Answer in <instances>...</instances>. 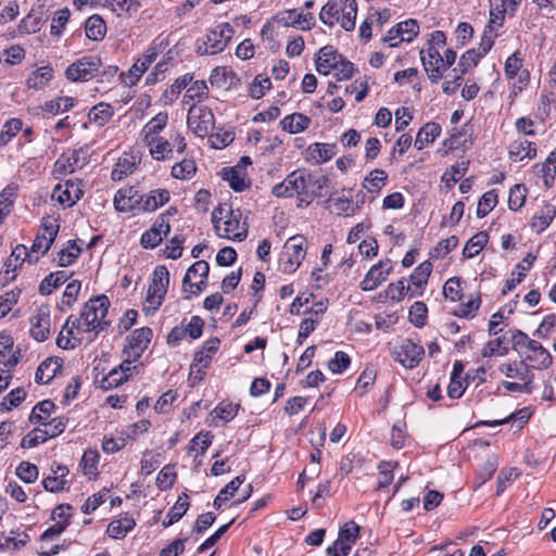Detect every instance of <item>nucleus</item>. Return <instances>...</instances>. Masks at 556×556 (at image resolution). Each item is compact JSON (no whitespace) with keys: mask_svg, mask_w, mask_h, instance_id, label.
<instances>
[{"mask_svg":"<svg viewBox=\"0 0 556 556\" xmlns=\"http://www.w3.org/2000/svg\"><path fill=\"white\" fill-rule=\"evenodd\" d=\"M497 204V193L495 190L485 192L479 200L477 205V216H486Z\"/></svg>","mask_w":556,"mask_h":556,"instance_id":"nucleus-60","label":"nucleus"},{"mask_svg":"<svg viewBox=\"0 0 556 556\" xmlns=\"http://www.w3.org/2000/svg\"><path fill=\"white\" fill-rule=\"evenodd\" d=\"M420 59L425 71L428 73L429 79L432 83H438L442 78L443 71H445L443 56L434 46L429 45L427 50L420 51Z\"/></svg>","mask_w":556,"mask_h":556,"instance_id":"nucleus-13","label":"nucleus"},{"mask_svg":"<svg viewBox=\"0 0 556 556\" xmlns=\"http://www.w3.org/2000/svg\"><path fill=\"white\" fill-rule=\"evenodd\" d=\"M188 500L189 497L186 493H182L181 495L178 496V500L167 514V518H169V521L162 522L164 528L172 526L173 523L177 522L182 518V516L187 513L189 508Z\"/></svg>","mask_w":556,"mask_h":556,"instance_id":"nucleus-47","label":"nucleus"},{"mask_svg":"<svg viewBox=\"0 0 556 556\" xmlns=\"http://www.w3.org/2000/svg\"><path fill=\"white\" fill-rule=\"evenodd\" d=\"M556 215V208L551 204H545L539 214L532 217L531 227L538 232L545 230Z\"/></svg>","mask_w":556,"mask_h":556,"instance_id":"nucleus-45","label":"nucleus"},{"mask_svg":"<svg viewBox=\"0 0 556 556\" xmlns=\"http://www.w3.org/2000/svg\"><path fill=\"white\" fill-rule=\"evenodd\" d=\"M326 203L330 212L338 216H351L359 207L358 204H354L352 197L346 194L345 190L332 192Z\"/></svg>","mask_w":556,"mask_h":556,"instance_id":"nucleus-16","label":"nucleus"},{"mask_svg":"<svg viewBox=\"0 0 556 556\" xmlns=\"http://www.w3.org/2000/svg\"><path fill=\"white\" fill-rule=\"evenodd\" d=\"M239 407V404L222 402L214 408L212 414L226 424L237 416Z\"/></svg>","mask_w":556,"mask_h":556,"instance_id":"nucleus-59","label":"nucleus"},{"mask_svg":"<svg viewBox=\"0 0 556 556\" xmlns=\"http://www.w3.org/2000/svg\"><path fill=\"white\" fill-rule=\"evenodd\" d=\"M74 103L75 100L72 97H60L56 100L47 101L42 105V112L50 115H56L60 112H66L71 110L74 106Z\"/></svg>","mask_w":556,"mask_h":556,"instance_id":"nucleus-53","label":"nucleus"},{"mask_svg":"<svg viewBox=\"0 0 556 556\" xmlns=\"http://www.w3.org/2000/svg\"><path fill=\"white\" fill-rule=\"evenodd\" d=\"M170 231V225L165 219V214L159 215L153 225L146 230L140 238V244L144 249L156 248Z\"/></svg>","mask_w":556,"mask_h":556,"instance_id":"nucleus-12","label":"nucleus"},{"mask_svg":"<svg viewBox=\"0 0 556 556\" xmlns=\"http://www.w3.org/2000/svg\"><path fill=\"white\" fill-rule=\"evenodd\" d=\"M152 336V329L149 327L136 329L127 337V344L123 351L124 354L128 355V357H132V361H138L151 342Z\"/></svg>","mask_w":556,"mask_h":556,"instance_id":"nucleus-11","label":"nucleus"},{"mask_svg":"<svg viewBox=\"0 0 556 556\" xmlns=\"http://www.w3.org/2000/svg\"><path fill=\"white\" fill-rule=\"evenodd\" d=\"M55 409V405L50 400H45L35 405L29 416L31 424L47 425L52 412Z\"/></svg>","mask_w":556,"mask_h":556,"instance_id":"nucleus-44","label":"nucleus"},{"mask_svg":"<svg viewBox=\"0 0 556 556\" xmlns=\"http://www.w3.org/2000/svg\"><path fill=\"white\" fill-rule=\"evenodd\" d=\"M357 14L356 0H346V3L341 12L340 24L346 31H352L355 28V20Z\"/></svg>","mask_w":556,"mask_h":556,"instance_id":"nucleus-52","label":"nucleus"},{"mask_svg":"<svg viewBox=\"0 0 556 556\" xmlns=\"http://www.w3.org/2000/svg\"><path fill=\"white\" fill-rule=\"evenodd\" d=\"M501 374L505 377L521 382H532L533 374L525 362L504 363L498 367Z\"/></svg>","mask_w":556,"mask_h":556,"instance_id":"nucleus-25","label":"nucleus"},{"mask_svg":"<svg viewBox=\"0 0 556 556\" xmlns=\"http://www.w3.org/2000/svg\"><path fill=\"white\" fill-rule=\"evenodd\" d=\"M50 312L47 307L38 308L30 318V333L31 337L38 341L43 342L50 336Z\"/></svg>","mask_w":556,"mask_h":556,"instance_id":"nucleus-18","label":"nucleus"},{"mask_svg":"<svg viewBox=\"0 0 556 556\" xmlns=\"http://www.w3.org/2000/svg\"><path fill=\"white\" fill-rule=\"evenodd\" d=\"M388 180V174L383 169L371 170L364 179L363 187L371 193H378Z\"/></svg>","mask_w":556,"mask_h":556,"instance_id":"nucleus-48","label":"nucleus"},{"mask_svg":"<svg viewBox=\"0 0 556 556\" xmlns=\"http://www.w3.org/2000/svg\"><path fill=\"white\" fill-rule=\"evenodd\" d=\"M169 286V271L164 265L154 268L152 281L148 288L144 309L156 312L163 304Z\"/></svg>","mask_w":556,"mask_h":556,"instance_id":"nucleus-5","label":"nucleus"},{"mask_svg":"<svg viewBox=\"0 0 556 556\" xmlns=\"http://www.w3.org/2000/svg\"><path fill=\"white\" fill-rule=\"evenodd\" d=\"M393 267L390 260L380 261L367 271L361 282L363 291H372L387 280Z\"/></svg>","mask_w":556,"mask_h":556,"instance_id":"nucleus-14","label":"nucleus"},{"mask_svg":"<svg viewBox=\"0 0 556 556\" xmlns=\"http://www.w3.org/2000/svg\"><path fill=\"white\" fill-rule=\"evenodd\" d=\"M432 265L426 261L420 263L410 275V282L413 285L410 296H418L422 294V289L428 282L431 274Z\"/></svg>","mask_w":556,"mask_h":556,"instance_id":"nucleus-27","label":"nucleus"},{"mask_svg":"<svg viewBox=\"0 0 556 556\" xmlns=\"http://www.w3.org/2000/svg\"><path fill=\"white\" fill-rule=\"evenodd\" d=\"M526 187L523 185H515L510 188L508 206L513 211L521 208L526 202Z\"/></svg>","mask_w":556,"mask_h":556,"instance_id":"nucleus-63","label":"nucleus"},{"mask_svg":"<svg viewBox=\"0 0 556 556\" xmlns=\"http://www.w3.org/2000/svg\"><path fill=\"white\" fill-rule=\"evenodd\" d=\"M13 339L9 334H0V364L7 367H13L17 364V358L12 354Z\"/></svg>","mask_w":556,"mask_h":556,"instance_id":"nucleus-49","label":"nucleus"},{"mask_svg":"<svg viewBox=\"0 0 556 556\" xmlns=\"http://www.w3.org/2000/svg\"><path fill=\"white\" fill-rule=\"evenodd\" d=\"M220 345L218 338H211L206 340L201 350L194 355V366L208 367L213 356L216 354Z\"/></svg>","mask_w":556,"mask_h":556,"instance_id":"nucleus-31","label":"nucleus"},{"mask_svg":"<svg viewBox=\"0 0 556 556\" xmlns=\"http://www.w3.org/2000/svg\"><path fill=\"white\" fill-rule=\"evenodd\" d=\"M170 194L166 189H154L146 194H140V212H154L166 204Z\"/></svg>","mask_w":556,"mask_h":556,"instance_id":"nucleus-24","label":"nucleus"},{"mask_svg":"<svg viewBox=\"0 0 556 556\" xmlns=\"http://www.w3.org/2000/svg\"><path fill=\"white\" fill-rule=\"evenodd\" d=\"M336 144L313 143L307 148V159L316 164L325 163L336 155Z\"/></svg>","mask_w":556,"mask_h":556,"instance_id":"nucleus-29","label":"nucleus"},{"mask_svg":"<svg viewBox=\"0 0 556 556\" xmlns=\"http://www.w3.org/2000/svg\"><path fill=\"white\" fill-rule=\"evenodd\" d=\"M114 110L110 103L100 102L88 112V119L102 127L112 118Z\"/></svg>","mask_w":556,"mask_h":556,"instance_id":"nucleus-39","label":"nucleus"},{"mask_svg":"<svg viewBox=\"0 0 556 556\" xmlns=\"http://www.w3.org/2000/svg\"><path fill=\"white\" fill-rule=\"evenodd\" d=\"M536 154L534 144L527 139L514 141L509 146V157L514 161L523 160L526 157L532 159Z\"/></svg>","mask_w":556,"mask_h":556,"instance_id":"nucleus-38","label":"nucleus"},{"mask_svg":"<svg viewBox=\"0 0 556 556\" xmlns=\"http://www.w3.org/2000/svg\"><path fill=\"white\" fill-rule=\"evenodd\" d=\"M212 223L216 235L233 241H243L248 236V225L241 222V212L219 205L212 212Z\"/></svg>","mask_w":556,"mask_h":556,"instance_id":"nucleus-1","label":"nucleus"},{"mask_svg":"<svg viewBox=\"0 0 556 556\" xmlns=\"http://www.w3.org/2000/svg\"><path fill=\"white\" fill-rule=\"evenodd\" d=\"M110 301L106 295H98L85 303L80 311L79 321L83 332L103 331L109 327V321L104 320Z\"/></svg>","mask_w":556,"mask_h":556,"instance_id":"nucleus-3","label":"nucleus"},{"mask_svg":"<svg viewBox=\"0 0 556 556\" xmlns=\"http://www.w3.org/2000/svg\"><path fill=\"white\" fill-rule=\"evenodd\" d=\"M136 526V521L132 517L125 515L122 518L112 520L108 528L106 533L115 540L124 539Z\"/></svg>","mask_w":556,"mask_h":556,"instance_id":"nucleus-30","label":"nucleus"},{"mask_svg":"<svg viewBox=\"0 0 556 556\" xmlns=\"http://www.w3.org/2000/svg\"><path fill=\"white\" fill-rule=\"evenodd\" d=\"M208 96V87L204 80H195L186 91L184 96V103L188 104L190 101L202 102Z\"/></svg>","mask_w":556,"mask_h":556,"instance_id":"nucleus-55","label":"nucleus"},{"mask_svg":"<svg viewBox=\"0 0 556 556\" xmlns=\"http://www.w3.org/2000/svg\"><path fill=\"white\" fill-rule=\"evenodd\" d=\"M441 134V126L438 123H427L424 125L414 141L417 150H422L427 144L433 142Z\"/></svg>","mask_w":556,"mask_h":556,"instance_id":"nucleus-32","label":"nucleus"},{"mask_svg":"<svg viewBox=\"0 0 556 556\" xmlns=\"http://www.w3.org/2000/svg\"><path fill=\"white\" fill-rule=\"evenodd\" d=\"M140 194L135 187L117 190L114 197V207L118 212H140Z\"/></svg>","mask_w":556,"mask_h":556,"instance_id":"nucleus-17","label":"nucleus"},{"mask_svg":"<svg viewBox=\"0 0 556 556\" xmlns=\"http://www.w3.org/2000/svg\"><path fill=\"white\" fill-rule=\"evenodd\" d=\"M419 34V24L414 18H408L393 26L383 38L390 47H397L401 42H410Z\"/></svg>","mask_w":556,"mask_h":556,"instance_id":"nucleus-10","label":"nucleus"},{"mask_svg":"<svg viewBox=\"0 0 556 556\" xmlns=\"http://www.w3.org/2000/svg\"><path fill=\"white\" fill-rule=\"evenodd\" d=\"M70 276L66 271L60 270L49 274L39 285L38 291L41 295H49L67 281Z\"/></svg>","mask_w":556,"mask_h":556,"instance_id":"nucleus-40","label":"nucleus"},{"mask_svg":"<svg viewBox=\"0 0 556 556\" xmlns=\"http://www.w3.org/2000/svg\"><path fill=\"white\" fill-rule=\"evenodd\" d=\"M81 248L77 245L76 240H68L66 245L58 253L56 263L61 267L72 265L81 254Z\"/></svg>","mask_w":556,"mask_h":556,"instance_id":"nucleus-43","label":"nucleus"},{"mask_svg":"<svg viewBox=\"0 0 556 556\" xmlns=\"http://www.w3.org/2000/svg\"><path fill=\"white\" fill-rule=\"evenodd\" d=\"M59 229H60V225L58 224L56 219H52L50 217L42 218L40 233H46L47 239H48V241L45 245V249L42 251V255H45L50 250L51 245L53 244V242L58 236Z\"/></svg>","mask_w":556,"mask_h":556,"instance_id":"nucleus-56","label":"nucleus"},{"mask_svg":"<svg viewBox=\"0 0 556 556\" xmlns=\"http://www.w3.org/2000/svg\"><path fill=\"white\" fill-rule=\"evenodd\" d=\"M393 355L395 359L406 368H415L425 355L422 345L415 343L410 339H404L394 348Z\"/></svg>","mask_w":556,"mask_h":556,"instance_id":"nucleus-8","label":"nucleus"},{"mask_svg":"<svg viewBox=\"0 0 556 556\" xmlns=\"http://www.w3.org/2000/svg\"><path fill=\"white\" fill-rule=\"evenodd\" d=\"M528 419H529V415L526 413L525 409H521L517 413L510 414L509 416H507L505 418L492 420V421H480L476 426L483 425V426L494 427V426L504 425V424L514 421L517 424V428L521 429L528 422Z\"/></svg>","mask_w":556,"mask_h":556,"instance_id":"nucleus-57","label":"nucleus"},{"mask_svg":"<svg viewBox=\"0 0 556 556\" xmlns=\"http://www.w3.org/2000/svg\"><path fill=\"white\" fill-rule=\"evenodd\" d=\"M85 31L89 39L96 41L102 40L106 34V24L100 15L93 14L87 18Z\"/></svg>","mask_w":556,"mask_h":556,"instance_id":"nucleus-37","label":"nucleus"},{"mask_svg":"<svg viewBox=\"0 0 556 556\" xmlns=\"http://www.w3.org/2000/svg\"><path fill=\"white\" fill-rule=\"evenodd\" d=\"M526 359L530 362L529 368L545 369L552 364V355L538 341H528Z\"/></svg>","mask_w":556,"mask_h":556,"instance_id":"nucleus-19","label":"nucleus"},{"mask_svg":"<svg viewBox=\"0 0 556 556\" xmlns=\"http://www.w3.org/2000/svg\"><path fill=\"white\" fill-rule=\"evenodd\" d=\"M311 172L307 169H296L290 173L283 181L273 187L271 193L277 198H290L298 195V206H308L312 203V192L309 193Z\"/></svg>","mask_w":556,"mask_h":556,"instance_id":"nucleus-2","label":"nucleus"},{"mask_svg":"<svg viewBox=\"0 0 556 556\" xmlns=\"http://www.w3.org/2000/svg\"><path fill=\"white\" fill-rule=\"evenodd\" d=\"M197 172L195 162L191 159H184L172 167V176L176 179H191Z\"/></svg>","mask_w":556,"mask_h":556,"instance_id":"nucleus-54","label":"nucleus"},{"mask_svg":"<svg viewBox=\"0 0 556 556\" xmlns=\"http://www.w3.org/2000/svg\"><path fill=\"white\" fill-rule=\"evenodd\" d=\"M233 28L229 23H220L211 28L207 34L197 42L199 55H215L225 50L233 36Z\"/></svg>","mask_w":556,"mask_h":556,"instance_id":"nucleus-4","label":"nucleus"},{"mask_svg":"<svg viewBox=\"0 0 556 556\" xmlns=\"http://www.w3.org/2000/svg\"><path fill=\"white\" fill-rule=\"evenodd\" d=\"M187 124L195 136L204 138L214 129V114L207 106L192 104L188 111Z\"/></svg>","mask_w":556,"mask_h":556,"instance_id":"nucleus-7","label":"nucleus"},{"mask_svg":"<svg viewBox=\"0 0 556 556\" xmlns=\"http://www.w3.org/2000/svg\"><path fill=\"white\" fill-rule=\"evenodd\" d=\"M52 77L53 68L50 65H45L29 75L26 85L29 89L40 90L51 81Z\"/></svg>","mask_w":556,"mask_h":556,"instance_id":"nucleus-35","label":"nucleus"},{"mask_svg":"<svg viewBox=\"0 0 556 556\" xmlns=\"http://www.w3.org/2000/svg\"><path fill=\"white\" fill-rule=\"evenodd\" d=\"M137 165L136 156L130 154H124L121 156L115 164L111 177L113 180H122L129 174H131Z\"/></svg>","mask_w":556,"mask_h":556,"instance_id":"nucleus-41","label":"nucleus"},{"mask_svg":"<svg viewBox=\"0 0 556 556\" xmlns=\"http://www.w3.org/2000/svg\"><path fill=\"white\" fill-rule=\"evenodd\" d=\"M157 53L154 49H149L146 54L141 55L128 70L127 73H122V81L127 87H132L137 84L143 73L149 68L155 60Z\"/></svg>","mask_w":556,"mask_h":556,"instance_id":"nucleus-15","label":"nucleus"},{"mask_svg":"<svg viewBox=\"0 0 556 556\" xmlns=\"http://www.w3.org/2000/svg\"><path fill=\"white\" fill-rule=\"evenodd\" d=\"M17 185L10 184L0 192V210L5 211V215H9L11 206L13 205L17 195Z\"/></svg>","mask_w":556,"mask_h":556,"instance_id":"nucleus-62","label":"nucleus"},{"mask_svg":"<svg viewBox=\"0 0 556 556\" xmlns=\"http://www.w3.org/2000/svg\"><path fill=\"white\" fill-rule=\"evenodd\" d=\"M79 153L77 151L63 154L54 164V173L58 175L72 174L76 168L83 166V164H79Z\"/></svg>","mask_w":556,"mask_h":556,"instance_id":"nucleus-36","label":"nucleus"},{"mask_svg":"<svg viewBox=\"0 0 556 556\" xmlns=\"http://www.w3.org/2000/svg\"><path fill=\"white\" fill-rule=\"evenodd\" d=\"M193 79V76L186 74L177 78L164 92L163 99L165 103H173L182 89H185Z\"/></svg>","mask_w":556,"mask_h":556,"instance_id":"nucleus-51","label":"nucleus"},{"mask_svg":"<svg viewBox=\"0 0 556 556\" xmlns=\"http://www.w3.org/2000/svg\"><path fill=\"white\" fill-rule=\"evenodd\" d=\"M168 122L167 112H160L152 117L141 129L139 136L141 140L149 139L155 136H160V132L164 130Z\"/></svg>","mask_w":556,"mask_h":556,"instance_id":"nucleus-33","label":"nucleus"},{"mask_svg":"<svg viewBox=\"0 0 556 556\" xmlns=\"http://www.w3.org/2000/svg\"><path fill=\"white\" fill-rule=\"evenodd\" d=\"M489 236L485 231L477 232L465 244L463 255L467 258L477 256L488 243Z\"/></svg>","mask_w":556,"mask_h":556,"instance_id":"nucleus-46","label":"nucleus"},{"mask_svg":"<svg viewBox=\"0 0 556 556\" xmlns=\"http://www.w3.org/2000/svg\"><path fill=\"white\" fill-rule=\"evenodd\" d=\"M311 118L302 113L287 115L280 121L283 130L290 134H298L308 128Z\"/></svg>","mask_w":556,"mask_h":556,"instance_id":"nucleus-34","label":"nucleus"},{"mask_svg":"<svg viewBox=\"0 0 556 556\" xmlns=\"http://www.w3.org/2000/svg\"><path fill=\"white\" fill-rule=\"evenodd\" d=\"M346 3V0H328L321 8L319 20L329 27H333L336 22H339L341 12Z\"/></svg>","mask_w":556,"mask_h":556,"instance_id":"nucleus-28","label":"nucleus"},{"mask_svg":"<svg viewBox=\"0 0 556 556\" xmlns=\"http://www.w3.org/2000/svg\"><path fill=\"white\" fill-rule=\"evenodd\" d=\"M106 2L118 15L123 13H136L140 8L138 0H106Z\"/></svg>","mask_w":556,"mask_h":556,"instance_id":"nucleus-61","label":"nucleus"},{"mask_svg":"<svg viewBox=\"0 0 556 556\" xmlns=\"http://www.w3.org/2000/svg\"><path fill=\"white\" fill-rule=\"evenodd\" d=\"M83 195V190L78 182L67 180L64 186L58 185L52 193V198L63 205L73 206Z\"/></svg>","mask_w":556,"mask_h":556,"instance_id":"nucleus-20","label":"nucleus"},{"mask_svg":"<svg viewBox=\"0 0 556 556\" xmlns=\"http://www.w3.org/2000/svg\"><path fill=\"white\" fill-rule=\"evenodd\" d=\"M101 65L98 56H85L71 64L66 71V78L72 81H87L91 79Z\"/></svg>","mask_w":556,"mask_h":556,"instance_id":"nucleus-9","label":"nucleus"},{"mask_svg":"<svg viewBox=\"0 0 556 556\" xmlns=\"http://www.w3.org/2000/svg\"><path fill=\"white\" fill-rule=\"evenodd\" d=\"M306 239L303 236L290 237L283 244L278 264L286 274L294 273L306 255Z\"/></svg>","mask_w":556,"mask_h":556,"instance_id":"nucleus-6","label":"nucleus"},{"mask_svg":"<svg viewBox=\"0 0 556 556\" xmlns=\"http://www.w3.org/2000/svg\"><path fill=\"white\" fill-rule=\"evenodd\" d=\"M16 476L26 483L35 482L38 478V468L29 462H22L16 470Z\"/></svg>","mask_w":556,"mask_h":556,"instance_id":"nucleus-64","label":"nucleus"},{"mask_svg":"<svg viewBox=\"0 0 556 556\" xmlns=\"http://www.w3.org/2000/svg\"><path fill=\"white\" fill-rule=\"evenodd\" d=\"M142 142L149 148V152L155 161L161 162L172 159L173 146L168 139L155 136L144 139Z\"/></svg>","mask_w":556,"mask_h":556,"instance_id":"nucleus-23","label":"nucleus"},{"mask_svg":"<svg viewBox=\"0 0 556 556\" xmlns=\"http://www.w3.org/2000/svg\"><path fill=\"white\" fill-rule=\"evenodd\" d=\"M341 58L342 55L332 46L320 48L315 60L316 71L320 75H329L331 68L336 67L338 62H341Z\"/></svg>","mask_w":556,"mask_h":556,"instance_id":"nucleus-21","label":"nucleus"},{"mask_svg":"<svg viewBox=\"0 0 556 556\" xmlns=\"http://www.w3.org/2000/svg\"><path fill=\"white\" fill-rule=\"evenodd\" d=\"M208 271H210V265L206 261H198L195 262L194 264H192L184 279H182V291L184 293H187L188 289H187V285L192 280V279H197L198 277L199 278H207V275H208Z\"/></svg>","mask_w":556,"mask_h":556,"instance_id":"nucleus-50","label":"nucleus"},{"mask_svg":"<svg viewBox=\"0 0 556 556\" xmlns=\"http://www.w3.org/2000/svg\"><path fill=\"white\" fill-rule=\"evenodd\" d=\"M237 80L236 74L227 66L215 67L210 76V81L219 88H229Z\"/></svg>","mask_w":556,"mask_h":556,"instance_id":"nucleus-42","label":"nucleus"},{"mask_svg":"<svg viewBox=\"0 0 556 556\" xmlns=\"http://www.w3.org/2000/svg\"><path fill=\"white\" fill-rule=\"evenodd\" d=\"M74 329L81 330V325L79 319L70 316L56 338L59 348L64 350L75 349L80 343V340L74 337Z\"/></svg>","mask_w":556,"mask_h":556,"instance_id":"nucleus-22","label":"nucleus"},{"mask_svg":"<svg viewBox=\"0 0 556 556\" xmlns=\"http://www.w3.org/2000/svg\"><path fill=\"white\" fill-rule=\"evenodd\" d=\"M408 292L412 293V287L407 286L405 279L402 278L399 281L392 282L387 287L386 296L391 299L392 301L400 302Z\"/></svg>","mask_w":556,"mask_h":556,"instance_id":"nucleus-58","label":"nucleus"},{"mask_svg":"<svg viewBox=\"0 0 556 556\" xmlns=\"http://www.w3.org/2000/svg\"><path fill=\"white\" fill-rule=\"evenodd\" d=\"M279 21L286 26H300L302 30H309L315 25V17L312 13H302L298 10L281 13Z\"/></svg>","mask_w":556,"mask_h":556,"instance_id":"nucleus-26","label":"nucleus"}]
</instances>
